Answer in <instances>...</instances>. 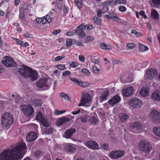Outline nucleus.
<instances>
[{"label":"nucleus","mask_w":160,"mask_h":160,"mask_svg":"<svg viewBox=\"0 0 160 160\" xmlns=\"http://www.w3.org/2000/svg\"><path fill=\"white\" fill-rule=\"evenodd\" d=\"M27 149L25 143H19L13 148L8 149L2 152L0 155V160H21Z\"/></svg>","instance_id":"f257e3e1"},{"label":"nucleus","mask_w":160,"mask_h":160,"mask_svg":"<svg viewBox=\"0 0 160 160\" xmlns=\"http://www.w3.org/2000/svg\"><path fill=\"white\" fill-rule=\"evenodd\" d=\"M18 72L22 77L26 79L29 78L32 81H34L37 79L38 73L36 71L32 70L31 68L26 65H22Z\"/></svg>","instance_id":"f03ea898"},{"label":"nucleus","mask_w":160,"mask_h":160,"mask_svg":"<svg viewBox=\"0 0 160 160\" xmlns=\"http://www.w3.org/2000/svg\"><path fill=\"white\" fill-rule=\"evenodd\" d=\"M13 119L12 115L9 113L3 114L2 117L1 125L5 129H8L12 124Z\"/></svg>","instance_id":"7ed1b4c3"},{"label":"nucleus","mask_w":160,"mask_h":160,"mask_svg":"<svg viewBox=\"0 0 160 160\" xmlns=\"http://www.w3.org/2000/svg\"><path fill=\"white\" fill-rule=\"evenodd\" d=\"M139 147L140 150L146 153H149L152 149L150 143L144 140H142L140 142Z\"/></svg>","instance_id":"20e7f679"},{"label":"nucleus","mask_w":160,"mask_h":160,"mask_svg":"<svg viewBox=\"0 0 160 160\" xmlns=\"http://www.w3.org/2000/svg\"><path fill=\"white\" fill-rule=\"evenodd\" d=\"M22 112L27 117H30L33 114L34 108L30 105H22L20 107Z\"/></svg>","instance_id":"39448f33"},{"label":"nucleus","mask_w":160,"mask_h":160,"mask_svg":"<svg viewBox=\"0 0 160 160\" xmlns=\"http://www.w3.org/2000/svg\"><path fill=\"white\" fill-rule=\"evenodd\" d=\"M52 83L48 79L45 78H41L37 82V86L40 88L45 87L46 89L50 88Z\"/></svg>","instance_id":"423d86ee"},{"label":"nucleus","mask_w":160,"mask_h":160,"mask_svg":"<svg viewBox=\"0 0 160 160\" xmlns=\"http://www.w3.org/2000/svg\"><path fill=\"white\" fill-rule=\"evenodd\" d=\"M129 105L132 108H139L142 105V102L139 99L134 98L131 99Z\"/></svg>","instance_id":"0eeeda50"},{"label":"nucleus","mask_w":160,"mask_h":160,"mask_svg":"<svg viewBox=\"0 0 160 160\" xmlns=\"http://www.w3.org/2000/svg\"><path fill=\"white\" fill-rule=\"evenodd\" d=\"M91 102L90 94L88 93H84L82 97L80 102L78 104V106L81 107L85 105L86 103H89Z\"/></svg>","instance_id":"6e6552de"},{"label":"nucleus","mask_w":160,"mask_h":160,"mask_svg":"<svg viewBox=\"0 0 160 160\" xmlns=\"http://www.w3.org/2000/svg\"><path fill=\"white\" fill-rule=\"evenodd\" d=\"M158 71L156 69L151 68L147 71L144 78L146 80H152L156 77Z\"/></svg>","instance_id":"1a4fd4ad"},{"label":"nucleus","mask_w":160,"mask_h":160,"mask_svg":"<svg viewBox=\"0 0 160 160\" xmlns=\"http://www.w3.org/2000/svg\"><path fill=\"white\" fill-rule=\"evenodd\" d=\"M149 118L154 122H160V113L156 110H153L151 112Z\"/></svg>","instance_id":"9d476101"},{"label":"nucleus","mask_w":160,"mask_h":160,"mask_svg":"<svg viewBox=\"0 0 160 160\" xmlns=\"http://www.w3.org/2000/svg\"><path fill=\"white\" fill-rule=\"evenodd\" d=\"M2 62L7 67H13L16 65L13 59L7 56L4 58Z\"/></svg>","instance_id":"9b49d317"},{"label":"nucleus","mask_w":160,"mask_h":160,"mask_svg":"<svg viewBox=\"0 0 160 160\" xmlns=\"http://www.w3.org/2000/svg\"><path fill=\"white\" fill-rule=\"evenodd\" d=\"M124 155V152L123 151L121 150L112 151L110 154L111 157L114 159L120 158Z\"/></svg>","instance_id":"f8f14e48"},{"label":"nucleus","mask_w":160,"mask_h":160,"mask_svg":"<svg viewBox=\"0 0 160 160\" xmlns=\"http://www.w3.org/2000/svg\"><path fill=\"white\" fill-rule=\"evenodd\" d=\"M121 98L120 96L117 95L108 100V102L111 107H113L115 104L119 102Z\"/></svg>","instance_id":"ddd939ff"},{"label":"nucleus","mask_w":160,"mask_h":160,"mask_svg":"<svg viewBox=\"0 0 160 160\" xmlns=\"http://www.w3.org/2000/svg\"><path fill=\"white\" fill-rule=\"evenodd\" d=\"M85 145L88 148L93 150L97 149L98 148L97 143L93 140H89L87 141Z\"/></svg>","instance_id":"4468645a"},{"label":"nucleus","mask_w":160,"mask_h":160,"mask_svg":"<svg viewBox=\"0 0 160 160\" xmlns=\"http://www.w3.org/2000/svg\"><path fill=\"white\" fill-rule=\"evenodd\" d=\"M70 121V119L66 117H63L58 119L56 122V124L57 126H60L63 124Z\"/></svg>","instance_id":"2eb2a0df"},{"label":"nucleus","mask_w":160,"mask_h":160,"mask_svg":"<svg viewBox=\"0 0 160 160\" xmlns=\"http://www.w3.org/2000/svg\"><path fill=\"white\" fill-rule=\"evenodd\" d=\"M134 88L132 87H129L122 90V93L123 95L126 97H129L131 95L133 92Z\"/></svg>","instance_id":"dca6fc26"},{"label":"nucleus","mask_w":160,"mask_h":160,"mask_svg":"<svg viewBox=\"0 0 160 160\" xmlns=\"http://www.w3.org/2000/svg\"><path fill=\"white\" fill-rule=\"evenodd\" d=\"M76 129L74 128H71L65 132L63 135V137L66 138H70L72 136L73 133H75Z\"/></svg>","instance_id":"f3484780"},{"label":"nucleus","mask_w":160,"mask_h":160,"mask_svg":"<svg viewBox=\"0 0 160 160\" xmlns=\"http://www.w3.org/2000/svg\"><path fill=\"white\" fill-rule=\"evenodd\" d=\"M27 140L29 142L34 141L37 138L36 134L34 132H31L28 133L27 135Z\"/></svg>","instance_id":"a211bd4d"},{"label":"nucleus","mask_w":160,"mask_h":160,"mask_svg":"<svg viewBox=\"0 0 160 160\" xmlns=\"http://www.w3.org/2000/svg\"><path fill=\"white\" fill-rule=\"evenodd\" d=\"M151 97L154 101H159L160 100V90H157L154 91L152 93Z\"/></svg>","instance_id":"6ab92c4d"},{"label":"nucleus","mask_w":160,"mask_h":160,"mask_svg":"<svg viewBox=\"0 0 160 160\" xmlns=\"http://www.w3.org/2000/svg\"><path fill=\"white\" fill-rule=\"evenodd\" d=\"M75 33L76 34L78 35V37L80 38H83L86 36V34L83 31L82 28H79L77 27L75 30Z\"/></svg>","instance_id":"aec40b11"},{"label":"nucleus","mask_w":160,"mask_h":160,"mask_svg":"<svg viewBox=\"0 0 160 160\" xmlns=\"http://www.w3.org/2000/svg\"><path fill=\"white\" fill-rule=\"evenodd\" d=\"M109 92L107 88L104 89L100 97L102 101L106 100L107 99V97L109 95Z\"/></svg>","instance_id":"412c9836"},{"label":"nucleus","mask_w":160,"mask_h":160,"mask_svg":"<svg viewBox=\"0 0 160 160\" xmlns=\"http://www.w3.org/2000/svg\"><path fill=\"white\" fill-rule=\"evenodd\" d=\"M129 118V116L126 114L122 113L121 114L119 117V122L122 123L126 122Z\"/></svg>","instance_id":"4be33fe9"},{"label":"nucleus","mask_w":160,"mask_h":160,"mask_svg":"<svg viewBox=\"0 0 160 160\" xmlns=\"http://www.w3.org/2000/svg\"><path fill=\"white\" fill-rule=\"evenodd\" d=\"M148 89L147 87H143L140 90L139 94L142 97L148 96Z\"/></svg>","instance_id":"5701e85b"},{"label":"nucleus","mask_w":160,"mask_h":160,"mask_svg":"<svg viewBox=\"0 0 160 160\" xmlns=\"http://www.w3.org/2000/svg\"><path fill=\"white\" fill-rule=\"evenodd\" d=\"M133 129L141 131L142 130L143 126L138 122H136L131 125Z\"/></svg>","instance_id":"b1692460"},{"label":"nucleus","mask_w":160,"mask_h":160,"mask_svg":"<svg viewBox=\"0 0 160 160\" xmlns=\"http://www.w3.org/2000/svg\"><path fill=\"white\" fill-rule=\"evenodd\" d=\"M65 150L69 152H73L75 150V148L70 145H67L65 147Z\"/></svg>","instance_id":"393cba45"},{"label":"nucleus","mask_w":160,"mask_h":160,"mask_svg":"<svg viewBox=\"0 0 160 160\" xmlns=\"http://www.w3.org/2000/svg\"><path fill=\"white\" fill-rule=\"evenodd\" d=\"M100 47L102 49L110 50L112 48L111 45L105 43H101L100 44Z\"/></svg>","instance_id":"a878e982"},{"label":"nucleus","mask_w":160,"mask_h":160,"mask_svg":"<svg viewBox=\"0 0 160 160\" xmlns=\"http://www.w3.org/2000/svg\"><path fill=\"white\" fill-rule=\"evenodd\" d=\"M151 16L154 19H158L159 16L158 13L155 9H152L151 12Z\"/></svg>","instance_id":"bb28decb"},{"label":"nucleus","mask_w":160,"mask_h":160,"mask_svg":"<svg viewBox=\"0 0 160 160\" xmlns=\"http://www.w3.org/2000/svg\"><path fill=\"white\" fill-rule=\"evenodd\" d=\"M94 40V37L91 36H88L84 39V40L85 43H88L93 41Z\"/></svg>","instance_id":"cd10ccee"},{"label":"nucleus","mask_w":160,"mask_h":160,"mask_svg":"<svg viewBox=\"0 0 160 160\" xmlns=\"http://www.w3.org/2000/svg\"><path fill=\"white\" fill-rule=\"evenodd\" d=\"M40 121L42 125L45 127H48L50 125L49 122H48L47 120L45 118L42 119Z\"/></svg>","instance_id":"c85d7f7f"},{"label":"nucleus","mask_w":160,"mask_h":160,"mask_svg":"<svg viewBox=\"0 0 160 160\" xmlns=\"http://www.w3.org/2000/svg\"><path fill=\"white\" fill-rule=\"evenodd\" d=\"M74 1L75 3L79 9L83 8L84 5L82 0H74Z\"/></svg>","instance_id":"c756f323"},{"label":"nucleus","mask_w":160,"mask_h":160,"mask_svg":"<svg viewBox=\"0 0 160 160\" xmlns=\"http://www.w3.org/2000/svg\"><path fill=\"white\" fill-rule=\"evenodd\" d=\"M101 6L102 8L101 10L102 13H105L108 10V5H107L106 3H104V2H103Z\"/></svg>","instance_id":"7c9ffc66"},{"label":"nucleus","mask_w":160,"mask_h":160,"mask_svg":"<svg viewBox=\"0 0 160 160\" xmlns=\"http://www.w3.org/2000/svg\"><path fill=\"white\" fill-rule=\"evenodd\" d=\"M139 49L141 52H143L148 50V48L147 47L140 43H139Z\"/></svg>","instance_id":"2f4dec72"},{"label":"nucleus","mask_w":160,"mask_h":160,"mask_svg":"<svg viewBox=\"0 0 160 160\" xmlns=\"http://www.w3.org/2000/svg\"><path fill=\"white\" fill-rule=\"evenodd\" d=\"M41 101L39 99H36L33 100L32 103V105L35 107H36L38 106H41Z\"/></svg>","instance_id":"473e14b6"},{"label":"nucleus","mask_w":160,"mask_h":160,"mask_svg":"<svg viewBox=\"0 0 160 160\" xmlns=\"http://www.w3.org/2000/svg\"><path fill=\"white\" fill-rule=\"evenodd\" d=\"M104 3H106L107 5H109L111 7L116 6L115 0L105 2H104Z\"/></svg>","instance_id":"72a5a7b5"},{"label":"nucleus","mask_w":160,"mask_h":160,"mask_svg":"<svg viewBox=\"0 0 160 160\" xmlns=\"http://www.w3.org/2000/svg\"><path fill=\"white\" fill-rule=\"evenodd\" d=\"M59 96L60 97H63L65 100L69 101L70 98L68 96V95L65 94L64 92H61L60 93Z\"/></svg>","instance_id":"f704fd0d"},{"label":"nucleus","mask_w":160,"mask_h":160,"mask_svg":"<svg viewBox=\"0 0 160 160\" xmlns=\"http://www.w3.org/2000/svg\"><path fill=\"white\" fill-rule=\"evenodd\" d=\"M153 131L157 136L160 137V128L155 127L153 128Z\"/></svg>","instance_id":"c9c22d12"},{"label":"nucleus","mask_w":160,"mask_h":160,"mask_svg":"<svg viewBox=\"0 0 160 160\" xmlns=\"http://www.w3.org/2000/svg\"><path fill=\"white\" fill-rule=\"evenodd\" d=\"M90 85V83L88 82H82L80 81L79 85L81 87L86 88L89 86Z\"/></svg>","instance_id":"e433bc0d"},{"label":"nucleus","mask_w":160,"mask_h":160,"mask_svg":"<svg viewBox=\"0 0 160 160\" xmlns=\"http://www.w3.org/2000/svg\"><path fill=\"white\" fill-rule=\"evenodd\" d=\"M57 6L59 9H61L62 7V0H57Z\"/></svg>","instance_id":"4c0bfd02"},{"label":"nucleus","mask_w":160,"mask_h":160,"mask_svg":"<svg viewBox=\"0 0 160 160\" xmlns=\"http://www.w3.org/2000/svg\"><path fill=\"white\" fill-rule=\"evenodd\" d=\"M115 1L116 6L118 4H125L127 3V1L126 0H115Z\"/></svg>","instance_id":"58836bf2"},{"label":"nucleus","mask_w":160,"mask_h":160,"mask_svg":"<svg viewBox=\"0 0 160 160\" xmlns=\"http://www.w3.org/2000/svg\"><path fill=\"white\" fill-rule=\"evenodd\" d=\"M43 118H44L42 116V113L41 112H38L36 117V119L39 121L41 120Z\"/></svg>","instance_id":"ea45409f"},{"label":"nucleus","mask_w":160,"mask_h":160,"mask_svg":"<svg viewBox=\"0 0 160 160\" xmlns=\"http://www.w3.org/2000/svg\"><path fill=\"white\" fill-rule=\"evenodd\" d=\"M19 17L22 20H24L25 18V17L23 12V8H20L19 9Z\"/></svg>","instance_id":"a19ab883"},{"label":"nucleus","mask_w":160,"mask_h":160,"mask_svg":"<svg viewBox=\"0 0 160 160\" xmlns=\"http://www.w3.org/2000/svg\"><path fill=\"white\" fill-rule=\"evenodd\" d=\"M54 131L53 129L51 128H46L45 130V133L47 134H51L53 133Z\"/></svg>","instance_id":"79ce46f5"},{"label":"nucleus","mask_w":160,"mask_h":160,"mask_svg":"<svg viewBox=\"0 0 160 160\" xmlns=\"http://www.w3.org/2000/svg\"><path fill=\"white\" fill-rule=\"evenodd\" d=\"M66 112V111L65 110L59 111L57 110H55L54 111V113L55 115H58L62 114Z\"/></svg>","instance_id":"37998d69"},{"label":"nucleus","mask_w":160,"mask_h":160,"mask_svg":"<svg viewBox=\"0 0 160 160\" xmlns=\"http://www.w3.org/2000/svg\"><path fill=\"white\" fill-rule=\"evenodd\" d=\"M87 117L86 115L81 116L80 118L81 121L83 123L86 122L88 120Z\"/></svg>","instance_id":"c03bdc74"},{"label":"nucleus","mask_w":160,"mask_h":160,"mask_svg":"<svg viewBox=\"0 0 160 160\" xmlns=\"http://www.w3.org/2000/svg\"><path fill=\"white\" fill-rule=\"evenodd\" d=\"M92 28L93 27L92 25L87 24L84 26L83 28L84 30L90 31L92 29Z\"/></svg>","instance_id":"a18cd8bd"},{"label":"nucleus","mask_w":160,"mask_h":160,"mask_svg":"<svg viewBox=\"0 0 160 160\" xmlns=\"http://www.w3.org/2000/svg\"><path fill=\"white\" fill-rule=\"evenodd\" d=\"M93 20L94 22L97 24H99L100 22V19L98 18L95 16L93 18Z\"/></svg>","instance_id":"49530a36"},{"label":"nucleus","mask_w":160,"mask_h":160,"mask_svg":"<svg viewBox=\"0 0 160 160\" xmlns=\"http://www.w3.org/2000/svg\"><path fill=\"white\" fill-rule=\"evenodd\" d=\"M89 121L90 122L94 124H96L98 122L97 120L95 118L93 117H91L89 119Z\"/></svg>","instance_id":"de8ad7c7"},{"label":"nucleus","mask_w":160,"mask_h":160,"mask_svg":"<svg viewBox=\"0 0 160 160\" xmlns=\"http://www.w3.org/2000/svg\"><path fill=\"white\" fill-rule=\"evenodd\" d=\"M70 79L74 83L78 84L79 85L80 80L75 78H70Z\"/></svg>","instance_id":"09e8293b"},{"label":"nucleus","mask_w":160,"mask_h":160,"mask_svg":"<svg viewBox=\"0 0 160 160\" xmlns=\"http://www.w3.org/2000/svg\"><path fill=\"white\" fill-rule=\"evenodd\" d=\"M72 44V41L71 39H68L66 41V45L67 46L69 47Z\"/></svg>","instance_id":"8fccbe9b"},{"label":"nucleus","mask_w":160,"mask_h":160,"mask_svg":"<svg viewBox=\"0 0 160 160\" xmlns=\"http://www.w3.org/2000/svg\"><path fill=\"white\" fill-rule=\"evenodd\" d=\"M34 155L37 157H40L42 155V152L40 150L37 151L35 152Z\"/></svg>","instance_id":"3c124183"},{"label":"nucleus","mask_w":160,"mask_h":160,"mask_svg":"<svg viewBox=\"0 0 160 160\" xmlns=\"http://www.w3.org/2000/svg\"><path fill=\"white\" fill-rule=\"evenodd\" d=\"M127 47L128 48V50H131L135 47V45L133 43H128L127 44Z\"/></svg>","instance_id":"603ef678"},{"label":"nucleus","mask_w":160,"mask_h":160,"mask_svg":"<svg viewBox=\"0 0 160 160\" xmlns=\"http://www.w3.org/2000/svg\"><path fill=\"white\" fill-rule=\"evenodd\" d=\"M81 71L85 75L88 76L90 75V73L89 71L86 69H82Z\"/></svg>","instance_id":"864d4df0"},{"label":"nucleus","mask_w":160,"mask_h":160,"mask_svg":"<svg viewBox=\"0 0 160 160\" xmlns=\"http://www.w3.org/2000/svg\"><path fill=\"white\" fill-rule=\"evenodd\" d=\"M110 18L114 20H117V19H118V18L117 17L116 15L113 13H110Z\"/></svg>","instance_id":"5fc2aeb1"},{"label":"nucleus","mask_w":160,"mask_h":160,"mask_svg":"<svg viewBox=\"0 0 160 160\" xmlns=\"http://www.w3.org/2000/svg\"><path fill=\"white\" fill-rule=\"evenodd\" d=\"M131 33L132 34H133L138 36H142V34L141 33L137 32L136 30H132L131 32Z\"/></svg>","instance_id":"6e6d98bb"},{"label":"nucleus","mask_w":160,"mask_h":160,"mask_svg":"<svg viewBox=\"0 0 160 160\" xmlns=\"http://www.w3.org/2000/svg\"><path fill=\"white\" fill-rule=\"evenodd\" d=\"M56 67L58 69L61 70H63L65 69H66L65 65L63 64H59L56 65Z\"/></svg>","instance_id":"4d7b16f0"},{"label":"nucleus","mask_w":160,"mask_h":160,"mask_svg":"<svg viewBox=\"0 0 160 160\" xmlns=\"http://www.w3.org/2000/svg\"><path fill=\"white\" fill-rule=\"evenodd\" d=\"M118 10L121 12H125L127 10L126 8L124 6H121L118 8Z\"/></svg>","instance_id":"13d9d810"},{"label":"nucleus","mask_w":160,"mask_h":160,"mask_svg":"<svg viewBox=\"0 0 160 160\" xmlns=\"http://www.w3.org/2000/svg\"><path fill=\"white\" fill-rule=\"evenodd\" d=\"M71 73L70 72L67 71L63 72L62 73V75L63 77L68 76L71 75Z\"/></svg>","instance_id":"bf43d9fd"},{"label":"nucleus","mask_w":160,"mask_h":160,"mask_svg":"<svg viewBox=\"0 0 160 160\" xmlns=\"http://www.w3.org/2000/svg\"><path fill=\"white\" fill-rule=\"evenodd\" d=\"M97 15L98 17H101L102 16V11L101 9L98 8L97 10Z\"/></svg>","instance_id":"052dcab7"},{"label":"nucleus","mask_w":160,"mask_h":160,"mask_svg":"<svg viewBox=\"0 0 160 160\" xmlns=\"http://www.w3.org/2000/svg\"><path fill=\"white\" fill-rule=\"evenodd\" d=\"M123 62V60H114L112 61L113 65L118 63L121 64Z\"/></svg>","instance_id":"680f3d73"},{"label":"nucleus","mask_w":160,"mask_h":160,"mask_svg":"<svg viewBox=\"0 0 160 160\" xmlns=\"http://www.w3.org/2000/svg\"><path fill=\"white\" fill-rule=\"evenodd\" d=\"M139 14L142 16L143 18H147V16L146 15L145 12L143 11H141L139 12Z\"/></svg>","instance_id":"e2e57ef3"},{"label":"nucleus","mask_w":160,"mask_h":160,"mask_svg":"<svg viewBox=\"0 0 160 160\" xmlns=\"http://www.w3.org/2000/svg\"><path fill=\"white\" fill-rule=\"evenodd\" d=\"M78 65V63L75 62H72L70 64V66L72 68H75Z\"/></svg>","instance_id":"0e129e2a"},{"label":"nucleus","mask_w":160,"mask_h":160,"mask_svg":"<svg viewBox=\"0 0 160 160\" xmlns=\"http://www.w3.org/2000/svg\"><path fill=\"white\" fill-rule=\"evenodd\" d=\"M45 18L47 22H50L51 21V19L49 15L48 14L46 15Z\"/></svg>","instance_id":"69168bd1"},{"label":"nucleus","mask_w":160,"mask_h":160,"mask_svg":"<svg viewBox=\"0 0 160 160\" xmlns=\"http://www.w3.org/2000/svg\"><path fill=\"white\" fill-rule=\"evenodd\" d=\"M69 9L66 6H64L63 12L64 14H67L68 12Z\"/></svg>","instance_id":"338daca9"},{"label":"nucleus","mask_w":160,"mask_h":160,"mask_svg":"<svg viewBox=\"0 0 160 160\" xmlns=\"http://www.w3.org/2000/svg\"><path fill=\"white\" fill-rule=\"evenodd\" d=\"M152 2L155 5H159L160 4V0H152Z\"/></svg>","instance_id":"774afa93"}]
</instances>
